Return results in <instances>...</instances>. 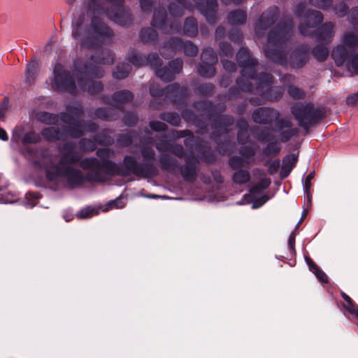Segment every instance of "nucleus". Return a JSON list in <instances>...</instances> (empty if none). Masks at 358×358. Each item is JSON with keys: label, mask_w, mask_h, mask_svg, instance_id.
Here are the masks:
<instances>
[{"label": "nucleus", "mask_w": 358, "mask_h": 358, "mask_svg": "<svg viewBox=\"0 0 358 358\" xmlns=\"http://www.w3.org/2000/svg\"><path fill=\"white\" fill-rule=\"evenodd\" d=\"M297 14L301 17L302 15V11H301V6H299V8H297Z\"/></svg>", "instance_id": "bf43d9fd"}, {"label": "nucleus", "mask_w": 358, "mask_h": 358, "mask_svg": "<svg viewBox=\"0 0 358 358\" xmlns=\"http://www.w3.org/2000/svg\"><path fill=\"white\" fill-rule=\"evenodd\" d=\"M42 135L47 140L52 141L60 138L64 135V134L63 132L61 133L59 131L58 128H56L55 126H53L43 129Z\"/></svg>", "instance_id": "4468645a"}, {"label": "nucleus", "mask_w": 358, "mask_h": 358, "mask_svg": "<svg viewBox=\"0 0 358 358\" xmlns=\"http://www.w3.org/2000/svg\"><path fill=\"white\" fill-rule=\"evenodd\" d=\"M8 108V101L4 99L0 105V119H3Z\"/></svg>", "instance_id": "72a5a7b5"}, {"label": "nucleus", "mask_w": 358, "mask_h": 358, "mask_svg": "<svg viewBox=\"0 0 358 358\" xmlns=\"http://www.w3.org/2000/svg\"><path fill=\"white\" fill-rule=\"evenodd\" d=\"M130 70L131 67L129 64H120L117 66L115 71H114L113 76L116 78L122 79L129 75Z\"/></svg>", "instance_id": "a211bd4d"}, {"label": "nucleus", "mask_w": 358, "mask_h": 358, "mask_svg": "<svg viewBox=\"0 0 358 358\" xmlns=\"http://www.w3.org/2000/svg\"><path fill=\"white\" fill-rule=\"evenodd\" d=\"M292 112L299 124L304 127H307L315 120V112L312 104H297L292 108Z\"/></svg>", "instance_id": "39448f33"}, {"label": "nucleus", "mask_w": 358, "mask_h": 358, "mask_svg": "<svg viewBox=\"0 0 358 358\" xmlns=\"http://www.w3.org/2000/svg\"><path fill=\"white\" fill-rule=\"evenodd\" d=\"M224 67L227 69H234L235 65L234 64L224 63Z\"/></svg>", "instance_id": "09e8293b"}, {"label": "nucleus", "mask_w": 358, "mask_h": 358, "mask_svg": "<svg viewBox=\"0 0 358 358\" xmlns=\"http://www.w3.org/2000/svg\"><path fill=\"white\" fill-rule=\"evenodd\" d=\"M269 41H271V42H273V41H274V39H273V37L272 34H271V35L269 36Z\"/></svg>", "instance_id": "69168bd1"}, {"label": "nucleus", "mask_w": 358, "mask_h": 358, "mask_svg": "<svg viewBox=\"0 0 358 358\" xmlns=\"http://www.w3.org/2000/svg\"><path fill=\"white\" fill-rule=\"evenodd\" d=\"M346 11V6L344 4L341 5V10H336V13L342 16L345 13Z\"/></svg>", "instance_id": "a18cd8bd"}, {"label": "nucleus", "mask_w": 358, "mask_h": 358, "mask_svg": "<svg viewBox=\"0 0 358 358\" xmlns=\"http://www.w3.org/2000/svg\"><path fill=\"white\" fill-rule=\"evenodd\" d=\"M266 201V199H263L262 201V200L261 201H257L258 204L257 205L254 204L252 206V208H257L259 206H261L262 205H263L265 203Z\"/></svg>", "instance_id": "8fccbe9b"}, {"label": "nucleus", "mask_w": 358, "mask_h": 358, "mask_svg": "<svg viewBox=\"0 0 358 358\" xmlns=\"http://www.w3.org/2000/svg\"><path fill=\"white\" fill-rule=\"evenodd\" d=\"M343 298L345 299V301L347 303V305H345V308L352 314L355 315L358 317V306L353 303L351 299L346 295L345 294H342Z\"/></svg>", "instance_id": "b1692460"}, {"label": "nucleus", "mask_w": 358, "mask_h": 358, "mask_svg": "<svg viewBox=\"0 0 358 358\" xmlns=\"http://www.w3.org/2000/svg\"><path fill=\"white\" fill-rule=\"evenodd\" d=\"M125 203L122 201L121 198H118L114 201H111L101 207L102 211H108L112 208H122L124 206Z\"/></svg>", "instance_id": "5701e85b"}, {"label": "nucleus", "mask_w": 358, "mask_h": 358, "mask_svg": "<svg viewBox=\"0 0 358 358\" xmlns=\"http://www.w3.org/2000/svg\"><path fill=\"white\" fill-rule=\"evenodd\" d=\"M246 20V14L243 10H236L230 13L229 20L232 24H241Z\"/></svg>", "instance_id": "6ab92c4d"}, {"label": "nucleus", "mask_w": 358, "mask_h": 358, "mask_svg": "<svg viewBox=\"0 0 358 358\" xmlns=\"http://www.w3.org/2000/svg\"><path fill=\"white\" fill-rule=\"evenodd\" d=\"M271 184V180L268 178H263L261 181L253 187L250 192L249 197L251 200H257V198L261 195L262 191L267 188Z\"/></svg>", "instance_id": "f8f14e48"}, {"label": "nucleus", "mask_w": 358, "mask_h": 358, "mask_svg": "<svg viewBox=\"0 0 358 358\" xmlns=\"http://www.w3.org/2000/svg\"><path fill=\"white\" fill-rule=\"evenodd\" d=\"M313 53L317 60L323 61L328 55V50L327 48L320 46L315 48L313 50Z\"/></svg>", "instance_id": "cd10ccee"}, {"label": "nucleus", "mask_w": 358, "mask_h": 358, "mask_svg": "<svg viewBox=\"0 0 358 358\" xmlns=\"http://www.w3.org/2000/svg\"><path fill=\"white\" fill-rule=\"evenodd\" d=\"M284 32H285V31H284V30H280V31L278 32V37L281 38H282V36H283V34H284Z\"/></svg>", "instance_id": "e2e57ef3"}, {"label": "nucleus", "mask_w": 358, "mask_h": 358, "mask_svg": "<svg viewBox=\"0 0 358 358\" xmlns=\"http://www.w3.org/2000/svg\"><path fill=\"white\" fill-rule=\"evenodd\" d=\"M232 1L235 2V3H238L240 2L241 0H231Z\"/></svg>", "instance_id": "338daca9"}, {"label": "nucleus", "mask_w": 358, "mask_h": 358, "mask_svg": "<svg viewBox=\"0 0 358 358\" xmlns=\"http://www.w3.org/2000/svg\"><path fill=\"white\" fill-rule=\"evenodd\" d=\"M151 31H152V29H144V30H143V31H141V34H142V35H143V34H145V33H149V32H151Z\"/></svg>", "instance_id": "052dcab7"}, {"label": "nucleus", "mask_w": 358, "mask_h": 358, "mask_svg": "<svg viewBox=\"0 0 358 358\" xmlns=\"http://www.w3.org/2000/svg\"><path fill=\"white\" fill-rule=\"evenodd\" d=\"M76 150V148L71 144L64 146L59 164L56 166L50 165L45 167L48 180L55 183H66L70 187L83 182L80 171L74 168L75 163L80 158V153Z\"/></svg>", "instance_id": "f257e3e1"}, {"label": "nucleus", "mask_w": 358, "mask_h": 358, "mask_svg": "<svg viewBox=\"0 0 358 358\" xmlns=\"http://www.w3.org/2000/svg\"><path fill=\"white\" fill-rule=\"evenodd\" d=\"M294 242H295V236L292 233L290 234V236L289 237V241H288L289 245L292 250H294Z\"/></svg>", "instance_id": "37998d69"}, {"label": "nucleus", "mask_w": 358, "mask_h": 358, "mask_svg": "<svg viewBox=\"0 0 358 358\" xmlns=\"http://www.w3.org/2000/svg\"><path fill=\"white\" fill-rule=\"evenodd\" d=\"M306 261L308 265L309 269L315 273L317 279L322 282H327V276L326 274L323 271H320L309 257H306Z\"/></svg>", "instance_id": "dca6fc26"}, {"label": "nucleus", "mask_w": 358, "mask_h": 358, "mask_svg": "<svg viewBox=\"0 0 358 358\" xmlns=\"http://www.w3.org/2000/svg\"><path fill=\"white\" fill-rule=\"evenodd\" d=\"M96 129V126L94 124H88L87 127L83 125L79 122H75L69 127L67 131H65V135H70L74 137H78L82 135L84 131H92Z\"/></svg>", "instance_id": "9d476101"}, {"label": "nucleus", "mask_w": 358, "mask_h": 358, "mask_svg": "<svg viewBox=\"0 0 358 358\" xmlns=\"http://www.w3.org/2000/svg\"><path fill=\"white\" fill-rule=\"evenodd\" d=\"M357 43L358 36L355 33H347L343 36L342 44L337 46L332 52V57L338 66L342 65L346 61Z\"/></svg>", "instance_id": "20e7f679"}, {"label": "nucleus", "mask_w": 358, "mask_h": 358, "mask_svg": "<svg viewBox=\"0 0 358 358\" xmlns=\"http://www.w3.org/2000/svg\"><path fill=\"white\" fill-rule=\"evenodd\" d=\"M300 31L303 34H308L309 31L306 29V28L303 27L302 25L300 27Z\"/></svg>", "instance_id": "864d4df0"}, {"label": "nucleus", "mask_w": 358, "mask_h": 358, "mask_svg": "<svg viewBox=\"0 0 358 358\" xmlns=\"http://www.w3.org/2000/svg\"><path fill=\"white\" fill-rule=\"evenodd\" d=\"M314 176H315V172H311L308 175V176L306 177V178L305 180V182L303 185V189H304V191L308 194V191L310 190V187H311V180L314 178Z\"/></svg>", "instance_id": "2f4dec72"}, {"label": "nucleus", "mask_w": 358, "mask_h": 358, "mask_svg": "<svg viewBox=\"0 0 358 358\" xmlns=\"http://www.w3.org/2000/svg\"><path fill=\"white\" fill-rule=\"evenodd\" d=\"M329 0H310V2L318 7L324 8L328 6Z\"/></svg>", "instance_id": "4c0bfd02"}, {"label": "nucleus", "mask_w": 358, "mask_h": 358, "mask_svg": "<svg viewBox=\"0 0 358 358\" xmlns=\"http://www.w3.org/2000/svg\"><path fill=\"white\" fill-rule=\"evenodd\" d=\"M64 219L66 222H69L72 219V215H65Z\"/></svg>", "instance_id": "4d7b16f0"}, {"label": "nucleus", "mask_w": 358, "mask_h": 358, "mask_svg": "<svg viewBox=\"0 0 358 358\" xmlns=\"http://www.w3.org/2000/svg\"><path fill=\"white\" fill-rule=\"evenodd\" d=\"M357 101H358V94H355V95H353L352 96H350L347 99L348 103L352 104V105L355 104Z\"/></svg>", "instance_id": "79ce46f5"}, {"label": "nucleus", "mask_w": 358, "mask_h": 358, "mask_svg": "<svg viewBox=\"0 0 358 358\" xmlns=\"http://www.w3.org/2000/svg\"><path fill=\"white\" fill-rule=\"evenodd\" d=\"M113 62V57L111 54H109L106 59H103V64H110Z\"/></svg>", "instance_id": "49530a36"}, {"label": "nucleus", "mask_w": 358, "mask_h": 358, "mask_svg": "<svg viewBox=\"0 0 358 358\" xmlns=\"http://www.w3.org/2000/svg\"><path fill=\"white\" fill-rule=\"evenodd\" d=\"M334 34V25L331 23L324 24L320 30L319 39L322 41H328Z\"/></svg>", "instance_id": "2eb2a0df"}, {"label": "nucleus", "mask_w": 358, "mask_h": 358, "mask_svg": "<svg viewBox=\"0 0 358 358\" xmlns=\"http://www.w3.org/2000/svg\"><path fill=\"white\" fill-rule=\"evenodd\" d=\"M169 48L175 50L182 48L185 53L189 55H194L198 52L197 48L191 42L186 41L185 43H183L182 41L177 38L173 39L169 43Z\"/></svg>", "instance_id": "1a4fd4ad"}, {"label": "nucleus", "mask_w": 358, "mask_h": 358, "mask_svg": "<svg viewBox=\"0 0 358 358\" xmlns=\"http://www.w3.org/2000/svg\"><path fill=\"white\" fill-rule=\"evenodd\" d=\"M22 128L16 127L13 131L12 141L16 143L21 141L23 143H35L41 139V137L33 131L27 133L24 136H22Z\"/></svg>", "instance_id": "6e6552de"}, {"label": "nucleus", "mask_w": 358, "mask_h": 358, "mask_svg": "<svg viewBox=\"0 0 358 358\" xmlns=\"http://www.w3.org/2000/svg\"><path fill=\"white\" fill-rule=\"evenodd\" d=\"M119 11H120V9H119V8H117V12L115 13L114 14H113L111 13H108L107 14L109 16V17H110L113 20H114L115 22H116L118 24H121L122 22L120 20Z\"/></svg>", "instance_id": "ea45409f"}, {"label": "nucleus", "mask_w": 358, "mask_h": 358, "mask_svg": "<svg viewBox=\"0 0 358 358\" xmlns=\"http://www.w3.org/2000/svg\"><path fill=\"white\" fill-rule=\"evenodd\" d=\"M253 155V152L250 150L248 153V156L246 157V159L245 158H240V157H233L230 160V164L234 168H238L240 166H244L245 164H247L249 162L250 159L249 157L252 156Z\"/></svg>", "instance_id": "4be33fe9"}, {"label": "nucleus", "mask_w": 358, "mask_h": 358, "mask_svg": "<svg viewBox=\"0 0 358 358\" xmlns=\"http://www.w3.org/2000/svg\"><path fill=\"white\" fill-rule=\"evenodd\" d=\"M243 58L248 59L247 62L250 65L255 64V62L253 59H250L249 52L246 49H241L237 54V59L238 62L243 66L245 65V61H242V59Z\"/></svg>", "instance_id": "bb28decb"}, {"label": "nucleus", "mask_w": 358, "mask_h": 358, "mask_svg": "<svg viewBox=\"0 0 358 358\" xmlns=\"http://www.w3.org/2000/svg\"><path fill=\"white\" fill-rule=\"evenodd\" d=\"M0 139L4 141L8 139V136L6 131L1 128H0Z\"/></svg>", "instance_id": "de8ad7c7"}, {"label": "nucleus", "mask_w": 358, "mask_h": 358, "mask_svg": "<svg viewBox=\"0 0 358 358\" xmlns=\"http://www.w3.org/2000/svg\"><path fill=\"white\" fill-rule=\"evenodd\" d=\"M234 180L237 183H245L250 179L249 173L246 171H239L234 173Z\"/></svg>", "instance_id": "a878e982"}, {"label": "nucleus", "mask_w": 358, "mask_h": 358, "mask_svg": "<svg viewBox=\"0 0 358 358\" xmlns=\"http://www.w3.org/2000/svg\"><path fill=\"white\" fill-rule=\"evenodd\" d=\"M3 202H5V203H9V202H10V201H8V200H3Z\"/></svg>", "instance_id": "774afa93"}, {"label": "nucleus", "mask_w": 358, "mask_h": 358, "mask_svg": "<svg viewBox=\"0 0 358 358\" xmlns=\"http://www.w3.org/2000/svg\"><path fill=\"white\" fill-rule=\"evenodd\" d=\"M27 202L26 205L28 207L32 208L36 204V201L38 199V194H28L26 196Z\"/></svg>", "instance_id": "c756f323"}, {"label": "nucleus", "mask_w": 358, "mask_h": 358, "mask_svg": "<svg viewBox=\"0 0 358 358\" xmlns=\"http://www.w3.org/2000/svg\"><path fill=\"white\" fill-rule=\"evenodd\" d=\"M125 163H127L128 164H133L134 159L131 157H126L125 158Z\"/></svg>", "instance_id": "6e6d98bb"}, {"label": "nucleus", "mask_w": 358, "mask_h": 358, "mask_svg": "<svg viewBox=\"0 0 358 358\" xmlns=\"http://www.w3.org/2000/svg\"><path fill=\"white\" fill-rule=\"evenodd\" d=\"M150 93L153 95V96H157V95H159L161 94L160 92H157L154 89V87H152L150 88Z\"/></svg>", "instance_id": "3c124183"}, {"label": "nucleus", "mask_w": 358, "mask_h": 358, "mask_svg": "<svg viewBox=\"0 0 358 358\" xmlns=\"http://www.w3.org/2000/svg\"><path fill=\"white\" fill-rule=\"evenodd\" d=\"M322 20V16L319 11L308 10L304 15V21L306 26L312 27L320 23Z\"/></svg>", "instance_id": "ddd939ff"}, {"label": "nucleus", "mask_w": 358, "mask_h": 358, "mask_svg": "<svg viewBox=\"0 0 358 358\" xmlns=\"http://www.w3.org/2000/svg\"><path fill=\"white\" fill-rule=\"evenodd\" d=\"M150 126L152 129L155 131H162L164 130L166 128V124L164 123H162L161 122H152L150 124Z\"/></svg>", "instance_id": "f704fd0d"}, {"label": "nucleus", "mask_w": 358, "mask_h": 358, "mask_svg": "<svg viewBox=\"0 0 358 358\" xmlns=\"http://www.w3.org/2000/svg\"><path fill=\"white\" fill-rule=\"evenodd\" d=\"M72 34L76 40H80L83 45L94 47L99 43L106 42L110 36V30L96 16L91 19L90 27L88 19L80 16L73 21Z\"/></svg>", "instance_id": "f03ea898"}, {"label": "nucleus", "mask_w": 358, "mask_h": 358, "mask_svg": "<svg viewBox=\"0 0 358 358\" xmlns=\"http://www.w3.org/2000/svg\"><path fill=\"white\" fill-rule=\"evenodd\" d=\"M98 212L99 210L96 208L87 206L78 213L76 216L78 218H89L96 215Z\"/></svg>", "instance_id": "412c9836"}, {"label": "nucleus", "mask_w": 358, "mask_h": 358, "mask_svg": "<svg viewBox=\"0 0 358 358\" xmlns=\"http://www.w3.org/2000/svg\"><path fill=\"white\" fill-rule=\"evenodd\" d=\"M82 146L85 150H94L96 148V143L94 141L90 140H84L82 143Z\"/></svg>", "instance_id": "e433bc0d"}, {"label": "nucleus", "mask_w": 358, "mask_h": 358, "mask_svg": "<svg viewBox=\"0 0 358 358\" xmlns=\"http://www.w3.org/2000/svg\"><path fill=\"white\" fill-rule=\"evenodd\" d=\"M264 110L262 108H259L258 110H257L254 115H253V118L255 120V121L256 122H262L263 120L260 119L258 117V115L261 113H263Z\"/></svg>", "instance_id": "a19ab883"}, {"label": "nucleus", "mask_w": 358, "mask_h": 358, "mask_svg": "<svg viewBox=\"0 0 358 358\" xmlns=\"http://www.w3.org/2000/svg\"><path fill=\"white\" fill-rule=\"evenodd\" d=\"M289 92L291 95L296 97H301L303 95V92L294 87H290L289 89Z\"/></svg>", "instance_id": "58836bf2"}, {"label": "nucleus", "mask_w": 358, "mask_h": 358, "mask_svg": "<svg viewBox=\"0 0 358 358\" xmlns=\"http://www.w3.org/2000/svg\"><path fill=\"white\" fill-rule=\"evenodd\" d=\"M38 118L40 120L47 124H52L55 122L56 117L54 116L52 114L48 113H43L40 115Z\"/></svg>", "instance_id": "c85d7f7f"}, {"label": "nucleus", "mask_w": 358, "mask_h": 358, "mask_svg": "<svg viewBox=\"0 0 358 358\" xmlns=\"http://www.w3.org/2000/svg\"><path fill=\"white\" fill-rule=\"evenodd\" d=\"M98 155L100 157H108L109 151L108 150H98Z\"/></svg>", "instance_id": "c03bdc74"}, {"label": "nucleus", "mask_w": 358, "mask_h": 358, "mask_svg": "<svg viewBox=\"0 0 358 358\" xmlns=\"http://www.w3.org/2000/svg\"><path fill=\"white\" fill-rule=\"evenodd\" d=\"M171 69H156V73L158 77L164 81H169L173 78V73H178L182 68V62L180 59H176L169 64Z\"/></svg>", "instance_id": "0eeeda50"}, {"label": "nucleus", "mask_w": 358, "mask_h": 358, "mask_svg": "<svg viewBox=\"0 0 358 358\" xmlns=\"http://www.w3.org/2000/svg\"><path fill=\"white\" fill-rule=\"evenodd\" d=\"M82 166L86 169H92L93 171H98L99 169V164L95 159L90 158L85 159L82 162Z\"/></svg>", "instance_id": "393cba45"}, {"label": "nucleus", "mask_w": 358, "mask_h": 358, "mask_svg": "<svg viewBox=\"0 0 358 358\" xmlns=\"http://www.w3.org/2000/svg\"><path fill=\"white\" fill-rule=\"evenodd\" d=\"M66 3L69 5H72L76 2V0H65Z\"/></svg>", "instance_id": "0e129e2a"}, {"label": "nucleus", "mask_w": 358, "mask_h": 358, "mask_svg": "<svg viewBox=\"0 0 358 358\" xmlns=\"http://www.w3.org/2000/svg\"><path fill=\"white\" fill-rule=\"evenodd\" d=\"M148 62L153 68H157L158 66L161 65V60L158 56L155 54H151L148 56Z\"/></svg>", "instance_id": "7c9ffc66"}, {"label": "nucleus", "mask_w": 358, "mask_h": 358, "mask_svg": "<svg viewBox=\"0 0 358 358\" xmlns=\"http://www.w3.org/2000/svg\"><path fill=\"white\" fill-rule=\"evenodd\" d=\"M203 64L199 67V74L204 77H210L215 73V69L213 64L217 60L216 56L212 50H206L201 55Z\"/></svg>", "instance_id": "423d86ee"}, {"label": "nucleus", "mask_w": 358, "mask_h": 358, "mask_svg": "<svg viewBox=\"0 0 358 358\" xmlns=\"http://www.w3.org/2000/svg\"><path fill=\"white\" fill-rule=\"evenodd\" d=\"M264 18H265V15H264H264H262V20H261V21H263ZM262 22H260L258 24L257 27H258V28H262Z\"/></svg>", "instance_id": "13d9d810"}, {"label": "nucleus", "mask_w": 358, "mask_h": 358, "mask_svg": "<svg viewBox=\"0 0 358 358\" xmlns=\"http://www.w3.org/2000/svg\"><path fill=\"white\" fill-rule=\"evenodd\" d=\"M307 213H308V212L304 210L303 212L302 217H301V219L299 222H302L303 217H305L306 216Z\"/></svg>", "instance_id": "680f3d73"}, {"label": "nucleus", "mask_w": 358, "mask_h": 358, "mask_svg": "<svg viewBox=\"0 0 358 358\" xmlns=\"http://www.w3.org/2000/svg\"><path fill=\"white\" fill-rule=\"evenodd\" d=\"M298 160V156L295 154L287 155L282 161V166L281 169L280 175L282 177H287L292 169L295 166Z\"/></svg>", "instance_id": "9b49d317"}, {"label": "nucleus", "mask_w": 358, "mask_h": 358, "mask_svg": "<svg viewBox=\"0 0 358 358\" xmlns=\"http://www.w3.org/2000/svg\"><path fill=\"white\" fill-rule=\"evenodd\" d=\"M157 148L159 150H164L165 151L171 150L174 152L176 155H180L182 153V148L180 145H176L175 148H166L164 149L159 144L157 145Z\"/></svg>", "instance_id": "473e14b6"}, {"label": "nucleus", "mask_w": 358, "mask_h": 358, "mask_svg": "<svg viewBox=\"0 0 358 358\" xmlns=\"http://www.w3.org/2000/svg\"><path fill=\"white\" fill-rule=\"evenodd\" d=\"M37 72V64L34 61H31L27 66L26 69V80L29 83H31L36 77Z\"/></svg>", "instance_id": "f3484780"}, {"label": "nucleus", "mask_w": 358, "mask_h": 358, "mask_svg": "<svg viewBox=\"0 0 358 358\" xmlns=\"http://www.w3.org/2000/svg\"><path fill=\"white\" fill-rule=\"evenodd\" d=\"M115 96L121 99L123 101H126L131 99V94L128 91L120 92L115 94Z\"/></svg>", "instance_id": "c9c22d12"}, {"label": "nucleus", "mask_w": 358, "mask_h": 358, "mask_svg": "<svg viewBox=\"0 0 358 358\" xmlns=\"http://www.w3.org/2000/svg\"><path fill=\"white\" fill-rule=\"evenodd\" d=\"M138 57V55H135L131 60V62L135 65H142L141 62H138L136 59Z\"/></svg>", "instance_id": "603ef678"}, {"label": "nucleus", "mask_w": 358, "mask_h": 358, "mask_svg": "<svg viewBox=\"0 0 358 358\" xmlns=\"http://www.w3.org/2000/svg\"><path fill=\"white\" fill-rule=\"evenodd\" d=\"M184 31L188 36H194L196 33V23L195 20L187 19L184 25Z\"/></svg>", "instance_id": "aec40b11"}, {"label": "nucleus", "mask_w": 358, "mask_h": 358, "mask_svg": "<svg viewBox=\"0 0 358 358\" xmlns=\"http://www.w3.org/2000/svg\"><path fill=\"white\" fill-rule=\"evenodd\" d=\"M172 124H177L179 122V117L173 116V121L171 122Z\"/></svg>", "instance_id": "5fc2aeb1"}, {"label": "nucleus", "mask_w": 358, "mask_h": 358, "mask_svg": "<svg viewBox=\"0 0 358 358\" xmlns=\"http://www.w3.org/2000/svg\"><path fill=\"white\" fill-rule=\"evenodd\" d=\"M94 74V73L86 70L85 76L83 75H76V84L75 77L70 75L61 64L55 65L54 68V78L51 80V86L54 90L62 91L66 90L71 93L77 90V87L80 90H87V91L94 93L102 88L100 83L93 82L86 76Z\"/></svg>", "instance_id": "7ed1b4c3"}]
</instances>
